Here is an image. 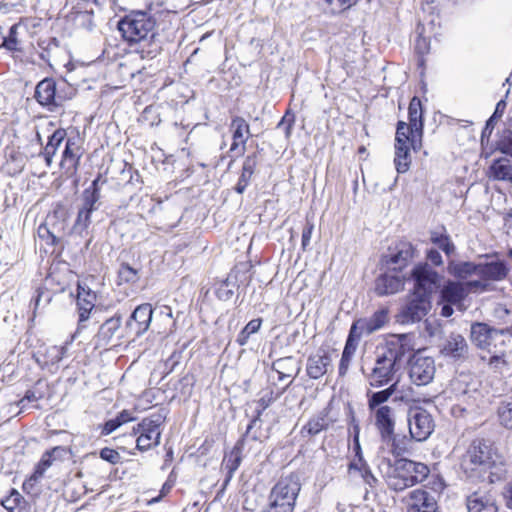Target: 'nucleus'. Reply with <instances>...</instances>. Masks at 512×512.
<instances>
[{
	"label": "nucleus",
	"mask_w": 512,
	"mask_h": 512,
	"mask_svg": "<svg viewBox=\"0 0 512 512\" xmlns=\"http://www.w3.org/2000/svg\"><path fill=\"white\" fill-rule=\"evenodd\" d=\"M408 335H394L383 346L376 348L375 365L369 375L372 387H381L394 381L400 363L411 347L407 343Z\"/></svg>",
	"instance_id": "nucleus-1"
},
{
	"label": "nucleus",
	"mask_w": 512,
	"mask_h": 512,
	"mask_svg": "<svg viewBox=\"0 0 512 512\" xmlns=\"http://www.w3.org/2000/svg\"><path fill=\"white\" fill-rule=\"evenodd\" d=\"M383 464L387 466V470L384 472L386 483L394 491H403L421 483L430 473L426 464L407 458L397 459L393 464L387 460Z\"/></svg>",
	"instance_id": "nucleus-2"
},
{
	"label": "nucleus",
	"mask_w": 512,
	"mask_h": 512,
	"mask_svg": "<svg viewBox=\"0 0 512 512\" xmlns=\"http://www.w3.org/2000/svg\"><path fill=\"white\" fill-rule=\"evenodd\" d=\"M155 20L145 11H132L118 22V29L130 44H150L154 39Z\"/></svg>",
	"instance_id": "nucleus-3"
},
{
	"label": "nucleus",
	"mask_w": 512,
	"mask_h": 512,
	"mask_svg": "<svg viewBox=\"0 0 512 512\" xmlns=\"http://www.w3.org/2000/svg\"><path fill=\"white\" fill-rule=\"evenodd\" d=\"M492 462L490 442L475 439L462 457L461 468L469 478H482L490 469Z\"/></svg>",
	"instance_id": "nucleus-4"
},
{
	"label": "nucleus",
	"mask_w": 512,
	"mask_h": 512,
	"mask_svg": "<svg viewBox=\"0 0 512 512\" xmlns=\"http://www.w3.org/2000/svg\"><path fill=\"white\" fill-rule=\"evenodd\" d=\"M301 484L297 475L282 477L272 488L265 512H292Z\"/></svg>",
	"instance_id": "nucleus-5"
},
{
	"label": "nucleus",
	"mask_w": 512,
	"mask_h": 512,
	"mask_svg": "<svg viewBox=\"0 0 512 512\" xmlns=\"http://www.w3.org/2000/svg\"><path fill=\"white\" fill-rule=\"evenodd\" d=\"M407 280L413 281V292L431 298L442 285L443 276L427 263H419L413 267Z\"/></svg>",
	"instance_id": "nucleus-6"
},
{
	"label": "nucleus",
	"mask_w": 512,
	"mask_h": 512,
	"mask_svg": "<svg viewBox=\"0 0 512 512\" xmlns=\"http://www.w3.org/2000/svg\"><path fill=\"white\" fill-rule=\"evenodd\" d=\"M260 414H258L256 417H254L249 425L247 426V429L245 431V434L242 436V438L237 442L233 450L229 453V455L224 457L223 460V469L227 473V477L225 480V483H228L232 477L234 472L239 468L241 463V450L245 444L246 441L252 440L257 441L261 438V433L258 431L261 426V420H260Z\"/></svg>",
	"instance_id": "nucleus-7"
},
{
	"label": "nucleus",
	"mask_w": 512,
	"mask_h": 512,
	"mask_svg": "<svg viewBox=\"0 0 512 512\" xmlns=\"http://www.w3.org/2000/svg\"><path fill=\"white\" fill-rule=\"evenodd\" d=\"M407 421L411 438L419 442L426 440L435 427L431 414L418 406L409 408Z\"/></svg>",
	"instance_id": "nucleus-8"
},
{
	"label": "nucleus",
	"mask_w": 512,
	"mask_h": 512,
	"mask_svg": "<svg viewBox=\"0 0 512 512\" xmlns=\"http://www.w3.org/2000/svg\"><path fill=\"white\" fill-rule=\"evenodd\" d=\"M417 256L415 246L406 240H400L388 248L382 256V262L393 271H401Z\"/></svg>",
	"instance_id": "nucleus-9"
},
{
	"label": "nucleus",
	"mask_w": 512,
	"mask_h": 512,
	"mask_svg": "<svg viewBox=\"0 0 512 512\" xmlns=\"http://www.w3.org/2000/svg\"><path fill=\"white\" fill-rule=\"evenodd\" d=\"M161 417L144 418L136 427L133 428L134 434H139L137 438V448L140 451H147L152 447L159 445L161 437Z\"/></svg>",
	"instance_id": "nucleus-10"
},
{
	"label": "nucleus",
	"mask_w": 512,
	"mask_h": 512,
	"mask_svg": "<svg viewBox=\"0 0 512 512\" xmlns=\"http://www.w3.org/2000/svg\"><path fill=\"white\" fill-rule=\"evenodd\" d=\"M431 308L430 298L413 292L407 297L398 318L402 323H414L426 316Z\"/></svg>",
	"instance_id": "nucleus-11"
},
{
	"label": "nucleus",
	"mask_w": 512,
	"mask_h": 512,
	"mask_svg": "<svg viewBox=\"0 0 512 512\" xmlns=\"http://www.w3.org/2000/svg\"><path fill=\"white\" fill-rule=\"evenodd\" d=\"M334 351L328 347H320L310 354L306 361V373L310 379L317 380L333 370Z\"/></svg>",
	"instance_id": "nucleus-12"
},
{
	"label": "nucleus",
	"mask_w": 512,
	"mask_h": 512,
	"mask_svg": "<svg viewBox=\"0 0 512 512\" xmlns=\"http://www.w3.org/2000/svg\"><path fill=\"white\" fill-rule=\"evenodd\" d=\"M436 372L435 362L432 357L415 354L410 360L409 376L411 381L418 385L429 384Z\"/></svg>",
	"instance_id": "nucleus-13"
},
{
	"label": "nucleus",
	"mask_w": 512,
	"mask_h": 512,
	"mask_svg": "<svg viewBox=\"0 0 512 512\" xmlns=\"http://www.w3.org/2000/svg\"><path fill=\"white\" fill-rule=\"evenodd\" d=\"M387 322V310L380 309L374 312L370 317L355 320L350 327L349 334L360 341L363 335H370L380 330Z\"/></svg>",
	"instance_id": "nucleus-14"
},
{
	"label": "nucleus",
	"mask_w": 512,
	"mask_h": 512,
	"mask_svg": "<svg viewBox=\"0 0 512 512\" xmlns=\"http://www.w3.org/2000/svg\"><path fill=\"white\" fill-rule=\"evenodd\" d=\"M508 273V267L503 261H491L485 263H479L478 276L482 279L469 281L467 286L471 289L485 290L487 285L483 281H501L506 278Z\"/></svg>",
	"instance_id": "nucleus-15"
},
{
	"label": "nucleus",
	"mask_w": 512,
	"mask_h": 512,
	"mask_svg": "<svg viewBox=\"0 0 512 512\" xmlns=\"http://www.w3.org/2000/svg\"><path fill=\"white\" fill-rule=\"evenodd\" d=\"M229 130L232 134L229 152L236 153V156H242L246 151V143L250 137V126L243 117L234 116L231 119Z\"/></svg>",
	"instance_id": "nucleus-16"
},
{
	"label": "nucleus",
	"mask_w": 512,
	"mask_h": 512,
	"mask_svg": "<svg viewBox=\"0 0 512 512\" xmlns=\"http://www.w3.org/2000/svg\"><path fill=\"white\" fill-rule=\"evenodd\" d=\"M34 97L51 112L62 105V98L56 94V82L51 78H45L37 84Z\"/></svg>",
	"instance_id": "nucleus-17"
},
{
	"label": "nucleus",
	"mask_w": 512,
	"mask_h": 512,
	"mask_svg": "<svg viewBox=\"0 0 512 512\" xmlns=\"http://www.w3.org/2000/svg\"><path fill=\"white\" fill-rule=\"evenodd\" d=\"M153 316L150 304L137 306L126 323V329L136 337L143 335L149 328Z\"/></svg>",
	"instance_id": "nucleus-18"
},
{
	"label": "nucleus",
	"mask_w": 512,
	"mask_h": 512,
	"mask_svg": "<svg viewBox=\"0 0 512 512\" xmlns=\"http://www.w3.org/2000/svg\"><path fill=\"white\" fill-rule=\"evenodd\" d=\"M502 333L501 330L493 328L486 323L475 322L471 325L470 339L477 348L491 352L493 341Z\"/></svg>",
	"instance_id": "nucleus-19"
},
{
	"label": "nucleus",
	"mask_w": 512,
	"mask_h": 512,
	"mask_svg": "<svg viewBox=\"0 0 512 512\" xmlns=\"http://www.w3.org/2000/svg\"><path fill=\"white\" fill-rule=\"evenodd\" d=\"M407 278L392 273L379 275L374 284L375 293L380 296H389L404 290Z\"/></svg>",
	"instance_id": "nucleus-20"
},
{
	"label": "nucleus",
	"mask_w": 512,
	"mask_h": 512,
	"mask_svg": "<svg viewBox=\"0 0 512 512\" xmlns=\"http://www.w3.org/2000/svg\"><path fill=\"white\" fill-rule=\"evenodd\" d=\"M374 416L375 426L378 429L382 440L391 438L395 430V411L392 407H379L371 411Z\"/></svg>",
	"instance_id": "nucleus-21"
},
{
	"label": "nucleus",
	"mask_w": 512,
	"mask_h": 512,
	"mask_svg": "<svg viewBox=\"0 0 512 512\" xmlns=\"http://www.w3.org/2000/svg\"><path fill=\"white\" fill-rule=\"evenodd\" d=\"M441 354L453 359H466L469 354V346L466 339L457 333H451L441 346Z\"/></svg>",
	"instance_id": "nucleus-22"
},
{
	"label": "nucleus",
	"mask_w": 512,
	"mask_h": 512,
	"mask_svg": "<svg viewBox=\"0 0 512 512\" xmlns=\"http://www.w3.org/2000/svg\"><path fill=\"white\" fill-rule=\"evenodd\" d=\"M99 208L96 196L86 193V199L82 198L81 207L78 210L77 218L74 223V230L82 233L87 230L91 224L92 213Z\"/></svg>",
	"instance_id": "nucleus-23"
},
{
	"label": "nucleus",
	"mask_w": 512,
	"mask_h": 512,
	"mask_svg": "<svg viewBox=\"0 0 512 512\" xmlns=\"http://www.w3.org/2000/svg\"><path fill=\"white\" fill-rule=\"evenodd\" d=\"M437 509V502L429 492L416 489L407 497V512H423V510Z\"/></svg>",
	"instance_id": "nucleus-24"
},
{
	"label": "nucleus",
	"mask_w": 512,
	"mask_h": 512,
	"mask_svg": "<svg viewBox=\"0 0 512 512\" xmlns=\"http://www.w3.org/2000/svg\"><path fill=\"white\" fill-rule=\"evenodd\" d=\"M67 217V209L61 204H57L53 211L48 214L46 218V225L50 228H47L46 230L51 235L53 243L57 238L55 234H61L64 232Z\"/></svg>",
	"instance_id": "nucleus-25"
},
{
	"label": "nucleus",
	"mask_w": 512,
	"mask_h": 512,
	"mask_svg": "<svg viewBox=\"0 0 512 512\" xmlns=\"http://www.w3.org/2000/svg\"><path fill=\"white\" fill-rule=\"evenodd\" d=\"M121 317L113 316L107 319L99 328L98 333L95 336L96 347L107 346L118 333L121 327Z\"/></svg>",
	"instance_id": "nucleus-26"
},
{
	"label": "nucleus",
	"mask_w": 512,
	"mask_h": 512,
	"mask_svg": "<svg viewBox=\"0 0 512 512\" xmlns=\"http://www.w3.org/2000/svg\"><path fill=\"white\" fill-rule=\"evenodd\" d=\"M468 512H497L498 508L490 495L476 491L467 497Z\"/></svg>",
	"instance_id": "nucleus-27"
},
{
	"label": "nucleus",
	"mask_w": 512,
	"mask_h": 512,
	"mask_svg": "<svg viewBox=\"0 0 512 512\" xmlns=\"http://www.w3.org/2000/svg\"><path fill=\"white\" fill-rule=\"evenodd\" d=\"M272 370L278 374V380L283 381L287 378H295L301 367L293 357L289 356L275 360L272 363Z\"/></svg>",
	"instance_id": "nucleus-28"
},
{
	"label": "nucleus",
	"mask_w": 512,
	"mask_h": 512,
	"mask_svg": "<svg viewBox=\"0 0 512 512\" xmlns=\"http://www.w3.org/2000/svg\"><path fill=\"white\" fill-rule=\"evenodd\" d=\"M466 296L467 291L464 285L459 282L449 281L441 290L442 300L458 308L462 307V302Z\"/></svg>",
	"instance_id": "nucleus-29"
},
{
	"label": "nucleus",
	"mask_w": 512,
	"mask_h": 512,
	"mask_svg": "<svg viewBox=\"0 0 512 512\" xmlns=\"http://www.w3.org/2000/svg\"><path fill=\"white\" fill-rule=\"evenodd\" d=\"M409 124L411 136L421 139L423 133L422 106L417 97H413L408 108Z\"/></svg>",
	"instance_id": "nucleus-30"
},
{
	"label": "nucleus",
	"mask_w": 512,
	"mask_h": 512,
	"mask_svg": "<svg viewBox=\"0 0 512 512\" xmlns=\"http://www.w3.org/2000/svg\"><path fill=\"white\" fill-rule=\"evenodd\" d=\"M81 156L82 151L77 139L68 138L65 144V149L63 151V156L60 164L63 168L68 167L76 169Z\"/></svg>",
	"instance_id": "nucleus-31"
},
{
	"label": "nucleus",
	"mask_w": 512,
	"mask_h": 512,
	"mask_svg": "<svg viewBox=\"0 0 512 512\" xmlns=\"http://www.w3.org/2000/svg\"><path fill=\"white\" fill-rule=\"evenodd\" d=\"M489 177L512 183V160L508 158L494 160L489 168Z\"/></svg>",
	"instance_id": "nucleus-32"
},
{
	"label": "nucleus",
	"mask_w": 512,
	"mask_h": 512,
	"mask_svg": "<svg viewBox=\"0 0 512 512\" xmlns=\"http://www.w3.org/2000/svg\"><path fill=\"white\" fill-rule=\"evenodd\" d=\"M479 264L469 261H451L448 272L456 278L466 279L472 275L478 276Z\"/></svg>",
	"instance_id": "nucleus-33"
},
{
	"label": "nucleus",
	"mask_w": 512,
	"mask_h": 512,
	"mask_svg": "<svg viewBox=\"0 0 512 512\" xmlns=\"http://www.w3.org/2000/svg\"><path fill=\"white\" fill-rule=\"evenodd\" d=\"M396 385L397 381H395L392 385H390L388 388L377 391V392H368V408L370 411H375L379 407H388L385 403L389 400V398L394 394L396 391Z\"/></svg>",
	"instance_id": "nucleus-34"
},
{
	"label": "nucleus",
	"mask_w": 512,
	"mask_h": 512,
	"mask_svg": "<svg viewBox=\"0 0 512 512\" xmlns=\"http://www.w3.org/2000/svg\"><path fill=\"white\" fill-rule=\"evenodd\" d=\"M359 341L351 336L350 334L347 337L345 347L342 352V356L339 363V375L345 376L349 366L351 364V361L353 359V356L356 352V349L358 347Z\"/></svg>",
	"instance_id": "nucleus-35"
},
{
	"label": "nucleus",
	"mask_w": 512,
	"mask_h": 512,
	"mask_svg": "<svg viewBox=\"0 0 512 512\" xmlns=\"http://www.w3.org/2000/svg\"><path fill=\"white\" fill-rule=\"evenodd\" d=\"M66 137V131L64 129H57L49 137L48 143L44 148L43 155L45 157L46 164L51 165L53 156L56 154L58 148Z\"/></svg>",
	"instance_id": "nucleus-36"
},
{
	"label": "nucleus",
	"mask_w": 512,
	"mask_h": 512,
	"mask_svg": "<svg viewBox=\"0 0 512 512\" xmlns=\"http://www.w3.org/2000/svg\"><path fill=\"white\" fill-rule=\"evenodd\" d=\"M327 410L321 411L316 416L312 417L308 423L303 427V432H307V434L314 436L325 430L329 426V422L327 420Z\"/></svg>",
	"instance_id": "nucleus-37"
},
{
	"label": "nucleus",
	"mask_w": 512,
	"mask_h": 512,
	"mask_svg": "<svg viewBox=\"0 0 512 512\" xmlns=\"http://www.w3.org/2000/svg\"><path fill=\"white\" fill-rule=\"evenodd\" d=\"M2 506L9 512H28L27 502L24 497L16 490L2 500Z\"/></svg>",
	"instance_id": "nucleus-38"
},
{
	"label": "nucleus",
	"mask_w": 512,
	"mask_h": 512,
	"mask_svg": "<svg viewBox=\"0 0 512 512\" xmlns=\"http://www.w3.org/2000/svg\"><path fill=\"white\" fill-rule=\"evenodd\" d=\"M412 440L411 437L395 435V432H393V436L385 441H391L392 453L396 456H401L410 451Z\"/></svg>",
	"instance_id": "nucleus-39"
},
{
	"label": "nucleus",
	"mask_w": 512,
	"mask_h": 512,
	"mask_svg": "<svg viewBox=\"0 0 512 512\" xmlns=\"http://www.w3.org/2000/svg\"><path fill=\"white\" fill-rule=\"evenodd\" d=\"M59 447H55L52 450L46 451L43 455L39 463L37 464L34 473L31 475L30 480L37 482L40 478H42L48 468L51 467L53 459L52 454L57 451Z\"/></svg>",
	"instance_id": "nucleus-40"
},
{
	"label": "nucleus",
	"mask_w": 512,
	"mask_h": 512,
	"mask_svg": "<svg viewBox=\"0 0 512 512\" xmlns=\"http://www.w3.org/2000/svg\"><path fill=\"white\" fill-rule=\"evenodd\" d=\"M394 163L398 173L407 172L411 164L410 150L404 148L395 149Z\"/></svg>",
	"instance_id": "nucleus-41"
},
{
	"label": "nucleus",
	"mask_w": 512,
	"mask_h": 512,
	"mask_svg": "<svg viewBox=\"0 0 512 512\" xmlns=\"http://www.w3.org/2000/svg\"><path fill=\"white\" fill-rule=\"evenodd\" d=\"M94 295L87 293V297H82L81 293H78L77 304L79 306V321H86L89 318V313L94 307L93 304Z\"/></svg>",
	"instance_id": "nucleus-42"
},
{
	"label": "nucleus",
	"mask_w": 512,
	"mask_h": 512,
	"mask_svg": "<svg viewBox=\"0 0 512 512\" xmlns=\"http://www.w3.org/2000/svg\"><path fill=\"white\" fill-rule=\"evenodd\" d=\"M67 352L66 346H52L49 347L44 354L45 365H55L59 363Z\"/></svg>",
	"instance_id": "nucleus-43"
},
{
	"label": "nucleus",
	"mask_w": 512,
	"mask_h": 512,
	"mask_svg": "<svg viewBox=\"0 0 512 512\" xmlns=\"http://www.w3.org/2000/svg\"><path fill=\"white\" fill-rule=\"evenodd\" d=\"M261 323V319H252L250 322H248L247 325L239 333L237 342L242 346L245 345L248 342L250 335L259 331Z\"/></svg>",
	"instance_id": "nucleus-44"
},
{
	"label": "nucleus",
	"mask_w": 512,
	"mask_h": 512,
	"mask_svg": "<svg viewBox=\"0 0 512 512\" xmlns=\"http://www.w3.org/2000/svg\"><path fill=\"white\" fill-rule=\"evenodd\" d=\"M120 283H135L138 281V271L128 264L123 263L118 270Z\"/></svg>",
	"instance_id": "nucleus-45"
},
{
	"label": "nucleus",
	"mask_w": 512,
	"mask_h": 512,
	"mask_svg": "<svg viewBox=\"0 0 512 512\" xmlns=\"http://www.w3.org/2000/svg\"><path fill=\"white\" fill-rule=\"evenodd\" d=\"M498 416L504 427L512 429V402L501 403L498 407Z\"/></svg>",
	"instance_id": "nucleus-46"
},
{
	"label": "nucleus",
	"mask_w": 512,
	"mask_h": 512,
	"mask_svg": "<svg viewBox=\"0 0 512 512\" xmlns=\"http://www.w3.org/2000/svg\"><path fill=\"white\" fill-rule=\"evenodd\" d=\"M156 317H159L163 323L165 324V328L163 331H159V333H169L172 330V327L174 326L175 322L172 318V310L168 306H162L159 309L158 315Z\"/></svg>",
	"instance_id": "nucleus-47"
},
{
	"label": "nucleus",
	"mask_w": 512,
	"mask_h": 512,
	"mask_svg": "<svg viewBox=\"0 0 512 512\" xmlns=\"http://www.w3.org/2000/svg\"><path fill=\"white\" fill-rule=\"evenodd\" d=\"M19 24H14L9 29V34L7 37L4 38L3 46L10 50V51H18L19 47V41L17 39V30H18Z\"/></svg>",
	"instance_id": "nucleus-48"
},
{
	"label": "nucleus",
	"mask_w": 512,
	"mask_h": 512,
	"mask_svg": "<svg viewBox=\"0 0 512 512\" xmlns=\"http://www.w3.org/2000/svg\"><path fill=\"white\" fill-rule=\"evenodd\" d=\"M360 0H325V2L331 5V12L333 14L339 13L350 9L356 5Z\"/></svg>",
	"instance_id": "nucleus-49"
},
{
	"label": "nucleus",
	"mask_w": 512,
	"mask_h": 512,
	"mask_svg": "<svg viewBox=\"0 0 512 512\" xmlns=\"http://www.w3.org/2000/svg\"><path fill=\"white\" fill-rule=\"evenodd\" d=\"M498 150L512 157V131L505 130L498 142Z\"/></svg>",
	"instance_id": "nucleus-50"
},
{
	"label": "nucleus",
	"mask_w": 512,
	"mask_h": 512,
	"mask_svg": "<svg viewBox=\"0 0 512 512\" xmlns=\"http://www.w3.org/2000/svg\"><path fill=\"white\" fill-rule=\"evenodd\" d=\"M295 123V115L290 111H287L277 125L278 129H283L286 138L291 135L292 127Z\"/></svg>",
	"instance_id": "nucleus-51"
},
{
	"label": "nucleus",
	"mask_w": 512,
	"mask_h": 512,
	"mask_svg": "<svg viewBox=\"0 0 512 512\" xmlns=\"http://www.w3.org/2000/svg\"><path fill=\"white\" fill-rule=\"evenodd\" d=\"M100 457L111 464H117L121 459L119 452L108 447L101 449Z\"/></svg>",
	"instance_id": "nucleus-52"
},
{
	"label": "nucleus",
	"mask_w": 512,
	"mask_h": 512,
	"mask_svg": "<svg viewBox=\"0 0 512 512\" xmlns=\"http://www.w3.org/2000/svg\"><path fill=\"white\" fill-rule=\"evenodd\" d=\"M435 244L438 245L447 255L451 254L455 247L447 236H440L432 239Z\"/></svg>",
	"instance_id": "nucleus-53"
},
{
	"label": "nucleus",
	"mask_w": 512,
	"mask_h": 512,
	"mask_svg": "<svg viewBox=\"0 0 512 512\" xmlns=\"http://www.w3.org/2000/svg\"><path fill=\"white\" fill-rule=\"evenodd\" d=\"M410 135H411V129L408 126V124L403 121H399L397 123L395 140H400V139L403 141L411 140Z\"/></svg>",
	"instance_id": "nucleus-54"
},
{
	"label": "nucleus",
	"mask_w": 512,
	"mask_h": 512,
	"mask_svg": "<svg viewBox=\"0 0 512 512\" xmlns=\"http://www.w3.org/2000/svg\"><path fill=\"white\" fill-rule=\"evenodd\" d=\"M313 230H314V224L307 220L306 224L303 228V231H302V243L301 244H302L303 250H307V248L309 247Z\"/></svg>",
	"instance_id": "nucleus-55"
},
{
	"label": "nucleus",
	"mask_w": 512,
	"mask_h": 512,
	"mask_svg": "<svg viewBox=\"0 0 512 512\" xmlns=\"http://www.w3.org/2000/svg\"><path fill=\"white\" fill-rule=\"evenodd\" d=\"M252 175V173L242 170L239 180L235 186V191L237 193L242 194L245 191V189L249 185Z\"/></svg>",
	"instance_id": "nucleus-56"
},
{
	"label": "nucleus",
	"mask_w": 512,
	"mask_h": 512,
	"mask_svg": "<svg viewBox=\"0 0 512 512\" xmlns=\"http://www.w3.org/2000/svg\"><path fill=\"white\" fill-rule=\"evenodd\" d=\"M258 164V157H257V153H253L251 155H248L245 160H244V163H243V167H242V170L246 171V172H250V173H254L255 171V168Z\"/></svg>",
	"instance_id": "nucleus-57"
},
{
	"label": "nucleus",
	"mask_w": 512,
	"mask_h": 512,
	"mask_svg": "<svg viewBox=\"0 0 512 512\" xmlns=\"http://www.w3.org/2000/svg\"><path fill=\"white\" fill-rule=\"evenodd\" d=\"M101 181L100 177H97L91 184L90 187L86 188L82 193V198L86 199V193L96 196L97 202L100 200V188L99 183Z\"/></svg>",
	"instance_id": "nucleus-58"
},
{
	"label": "nucleus",
	"mask_w": 512,
	"mask_h": 512,
	"mask_svg": "<svg viewBox=\"0 0 512 512\" xmlns=\"http://www.w3.org/2000/svg\"><path fill=\"white\" fill-rule=\"evenodd\" d=\"M488 365L490 368L495 369V370L501 369L503 366L506 365V360L504 359V355H497V354L492 355L488 359Z\"/></svg>",
	"instance_id": "nucleus-59"
},
{
	"label": "nucleus",
	"mask_w": 512,
	"mask_h": 512,
	"mask_svg": "<svg viewBox=\"0 0 512 512\" xmlns=\"http://www.w3.org/2000/svg\"><path fill=\"white\" fill-rule=\"evenodd\" d=\"M120 426L121 425L119 424V421L116 420V418L110 419L104 424L101 434L109 435L112 432H114L117 428H119Z\"/></svg>",
	"instance_id": "nucleus-60"
},
{
	"label": "nucleus",
	"mask_w": 512,
	"mask_h": 512,
	"mask_svg": "<svg viewBox=\"0 0 512 512\" xmlns=\"http://www.w3.org/2000/svg\"><path fill=\"white\" fill-rule=\"evenodd\" d=\"M367 466L368 465L363 457H360L359 459L357 458V460H354L349 464V471H357L360 474L362 471H364L365 468H367Z\"/></svg>",
	"instance_id": "nucleus-61"
},
{
	"label": "nucleus",
	"mask_w": 512,
	"mask_h": 512,
	"mask_svg": "<svg viewBox=\"0 0 512 512\" xmlns=\"http://www.w3.org/2000/svg\"><path fill=\"white\" fill-rule=\"evenodd\" d=\"M40 397L36 395V393L32 390H28L26 393H25V396L19 401V405L21 406V409H25L26 407V402H35L39 399Z\"/></svg>",
	"instance_id": "nucleus-62"
},
{
	"label": "nucleus",
	"mask_w": 512,
	"mask_h": 512,
	"mask_svg": "<svg viewBox=\"0 0 512 512\" xmlns=\"http://www.w3.org/2000/svg\"><path fill=\"white\" fill-rule=\"evenodd\" d=\"M360 475L363 478V480L365 481V483H367L371 487L374 486L377 482V479L372 474L369 466H367V468H365L364 471H362L360 473Z\"/></svg>",
	"instance_id": "nucleus-63"
},
{
	"label": "nucleus",
	"mask_w": 512,
	"mask_h": 512,
	"mask_svg": "<svg viewBox=\"0 0 512 512\" xmlns=\"http://www.w3.org/2000/svg\"><path fill=\"white\" fill-rule=\"evenodd\" d=\"M428 260L434 265H441L443 263L441 254L434 249H431L427 253Z\"/></svg>",
	"instance_id": "nucleus-64"
}]
</instances>
